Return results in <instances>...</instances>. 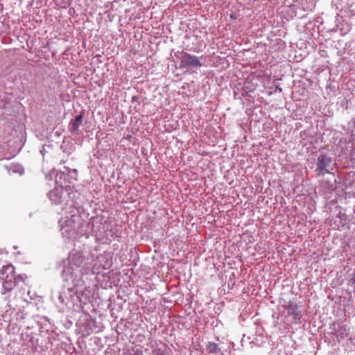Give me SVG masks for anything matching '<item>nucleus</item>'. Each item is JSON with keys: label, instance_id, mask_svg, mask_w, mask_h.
<instances>
[{"label": "nucleus", "instance_id": "obj_9", "mask_svg": "<svg viewBox=\"0 0 355 355\" xmlns=\"http://www.w3.org/2000/svg\"><path fill=\"white\" fill-rule=\"evenodd\" d=\"M230 17H231L232 19H236V15H235V14H231V15H230Z\"/></svg>", "mask_w": 355, "mask_h": 355}, {"label": "nucleus", "instance_id": "obj_3", "mask_svg": "<svg viewBox=\"0 0 355 355\" xmlns=\"http://www.w3.org/2000/svg\"><path fill=\"white\" fill-rule=\"evenodd\" d=\"M284 307L287 310L288 314L292 315L293 318H295L298 315V306L296 303L288 302Z\"/></svg>", "mask_w": 355, "mask_h": 355}, {"label": "nucleus", "instance_id": "obj_8", "mask_svg": "<svg viewBox=\"0 0 355 355\" xmlns=\"http://www.w3.org/2000/svg\"><path fill=\"white\" fill-rule=\"evenodd\" d=\"M6 270H10V272H14V268L12 266H6Z\"/></svg>", "mask_w": 355, "mask_h": 355}, {"label": "nucleus", "instance_id": "obj_7", "mask_svg": "<svg viewBox=\"0 0 355 355\" xmlns=\"http://www.w3.org/2000/svg\"><path fill=\"white\" fill-rule=\"evenodd\" d=\"M134 355H143V352H142V350H141V349H137V350L135 352Z\"/></svg>", "mask_w": 355, "mask_h": 355}, {"label": "nucleus", "instance_id": "obj_10", "mask_svg": "<svg viewBox=\"0 0 355 355\" xmlns=\"http://www.w3.org/2000/svg\"><path fill=\"white\" fill-rule=\"evenodd\" d=\"M276 89H278L280 92H282V88L279 85L276 86Z\"/></svg>", "mask_w": 355, "mask_h": 355}, {"label": "nucleus", "instance_id": "obj_6", "mask_svg": "<svg viewBox=\"0 0 355 355\" xmlns=\"http://www.w3.org/2000/svg\"><path fill=\"white\" fill-rule=\"evenodd\" d=\"M76 257H77V266H80L83 263L85 258L80 252H77Z\"/></svg>", "mask_w": 355, "mask_h": 355}, {"label": "nucleus", "instance_id": "obj_5", "mask_svg": "<svg viewBox=\"0 0 355 355\" xmlns=\"http://www.w3.org/2000/svg\"><path fill=\"white\" fill-rule=\"evenodd\" d=\"M15 286V282L11 280L5 279L4 282L3 283V288L8 291L12 290Z\"/></svg>", "mask_w": 355, "mask_h": 355}, {"label": "nucleus", "instance_id": "obj_1", "mask_svg": "<svg viewBox=\"0 0 355 355\" xmlns=\"http://www.w3.org/2000/svg\"><path fill=\"white\" fill-rule=\"evenodd\" d=\"M201 63L198 58L196 55H192L186 52L182 53L180 58V66L181 68H187L190 67H201Z\"/></svg>", "mask_w": 355, "mask_h": 355}, {"label": "nucleus", "instance_id": "obj_4", "mask_svg": "<svg viewBox=\"0 0 355 355\" xmlns=\"http://www.w3.org/2000/svg\"><path fill=\"white\" fill-rule=\"evenodd\" d=\"M83 115L82 114L78 115L75 119H73L70 121V130L72 132H76L78 130L80 125H81L83 122Z\"/></svg>", "mask_w": 355, "mask_h": 355}, {"label": "nucleus", "instance_id": "obj_2", "mask_svg": "<svg viewBox=\"0 0 355 355\" xmlns=\"http://www.w3.org/2000/svg\"><path fill=\"white\" fill-rule=\"evenodd\" d=\"M331 162V158L325 155H320L318 157L317 169L319 171L324 170Z\"/></svg>", "mask_w": 355, "mask_h": 355}]
</instances>
